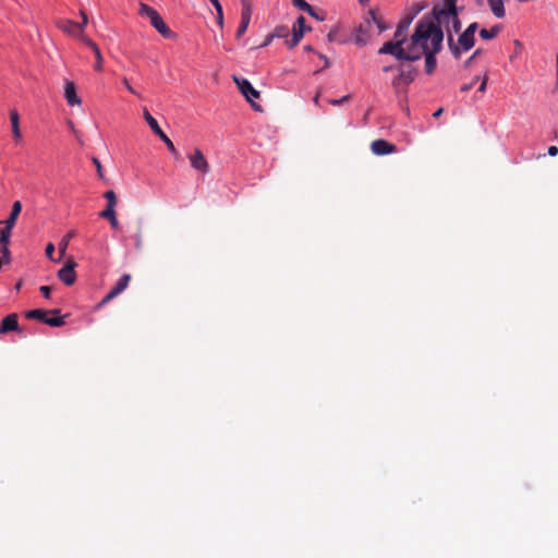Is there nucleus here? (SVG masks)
<instances>
[{
    "label": "nucleus",
    "mask_w": 558,
    "mask_h": 558,
    "mask_svg": "<svg viewBox=\"0 0 558 558\" xmlns=\"http://www.w3.org/2000/svg\"><path fill=\"white\" fill-rule=\"evenodd\" d=\"M105 198L107 199V206L106 208H116L117 205V195L112 190L107 191L104 194Z\"/></svg>",
    "instance_id": "28"
},
{
    "label": "nucleus",
    "mask_w": 558,
    "mask_h": 558,
    "mask_svg": "<svg viewBox=\"0 0 558 558\" xmlns=\"http://www.w3.org/2000/svg\"><path fill=\"white\" fill-rule=\"evenodd\" d=\"M93 162H94V165H95V167H96V170H97V174H98V177H99L100 179H104L102 166H101V163H100L99 159H98V158H96V157H94V158H93Z\"/></svg>",
    "instance_id": "31"
},
{
    "label": "nucleus",
    "mask_w": 558,
    "mask_h": 558,
    "mask_svg": "<svg viewBox=\"0 0 558 558\" xmlns=\"http://www.w3.org/2000/svg\"><path fill=\"white\" fill-rule=\"evenodd\" d=\"M414 80V70L412 68H401L399 74L392 80L391 85L398 97L405 93L407 87Z\"/></svg>",
    "instance_id": "8"
},
{
    "label": "nucleus",
    "mask_w": 558,
    "mask_h": 558,
    "mask_svg": "<svg viewBox=\"0 0 558 558\" xmlns=\"http://www.w3.org/2000/svg\"><path fill=\"white\" fill-rule=\"evenodd\" d=\"M312 16H313V17H315V19H318V20H323V17H319V16L316 14V12H315V11H314V15H312Z\"/></svg>",
    "instance_id": "58"
},
{
    "label": "nucleus",
    "mask_w": 558,
    "mask_h": 558,
    "mask_svg": "<svg viewBox=\"0 0 558 558\" xmlns=\"http://www.w3.org/2000/svg\"><path fill=\"white\" fill-rule=\"evenodd\" d=\"M272 36L275 38H288V36H289V28L287 26H278L272 32Z\"/></svg>",
    "instance_id": "30"
},
{
    "label": "nucleus",
    "mask_w": 558,
    "mask_h": 558,
    "mask_svg": "<svg viewBox=\"0 0 558 558\" xmlns=\"http://www.w3.org/2000/svg\"><path fill=\"white\" fill-rule=\"evenodd\" d=\"M291 1L295 8L308 13L310 15H314V8L311 4H308L305 0H291Z\"/></svg>",
    "instance_id": "27"
},
{
    "label": "nucleus",
    "mask_w": 558,
    "mask_h": 558,
    "mask_svg": "<svg viewBox=\"0 0 558 558\" xmlns=\"http://www.w3.org/2000/svg\"><path fill=\"white\" fill-rule=\"evenodd\" d=\"M556 63H557V85H556V88L558 89V56H557V59H556Z\"/></svg>",
    "instance_id": "53"
},
{
    "label": "nucleus",
    "mask_w": 558,
    "mask_h": 558,
    "mask_svg": "<svg viewBox=\"0 0 558 558\" xmlns=\"http://www.w3.org/2000/svg\"><path fill=\"white\" fill-rule=\"evenodd\" d=\"M514 44H515V47H519V48L522 47V45H521V43L519 40H515Z\"/></svg>",
    "instance_id": "55"
},
{
    "label": "nucleus",
    "mask_w": 558,
    "mask_h": 558,
    "mask_svg": "<svg viewBox=\"0 0 558 558\" xmlns=\"http://www.w3.org/2000/svg\"><path fill=\"white\" fill-rule=\"evenodd\" d=\"M475 59V54H472L465 62H464V68H469L471 65V63L473 62V60Z\"/></svg>",
    "instance_id": "46"
},
{
    "label": "nucleus",
    "mask_w": 558,
    "mask_h": 558,
    "mask_svg": "<svg viewBox=\"0 0 558 558\" xmlns=\"http://www.w3.org/2000/svg\"><path fill=\"white\" fill-rule=\"evenodd\" d=\"M74 236V232L71 231L69 232L62 240L61 242L59 243V252H60V255L63 256L65 254V251H66V247H68V244L70 242V240Z\"/></svg>",
    "instance_id": "29"
},
{
    "label": "nucleus",
    "mask_w": 558,
    "mask_h": 558,
    "mask_svg": "<svg viewBox=\"0 0 558 558\" xmlns=\"http://www.w3.org/2000/svg\"><path fill=\"white\" fill-rule=\"evenodd\" d=\"M11 130L14 140L20 143L22 141V133L20 129V116L16 110L10 111Z\"/></svg>",
    "instance_id": "20"
},
{
    "label": "nucleus",
    "mask_w": 558,
    "mask_h": 558,
    "mask_svg": "<svg viewBox=\"0 0 558 558\" xmlns=\"http://www.w3.org/2000/svg\"><path fill=\"white\" fill-rule=\"evenodd\" d=\"M356 43L360 45H363L365 43L364 39H362L360 36L356 37Z\"/></svg>",
    "instance_id": "50"
},
{
    "label": "nucleus",
    "mask_w": 558,
    "mask_h": 558,
    "mask_svg": "<svg viewBox=\"0 0 558 558\" xmlns=\"http://www.w3.org/2000/svg\"><path fill=\"white\" fill-rule=\"evenodd\" d=\"M76 264L73 259H69L66 264L58 271V278L66 286H72L76 280Z\"/></svg>",
    "instance_id": "15"
},
{
    "label": "nucleus",
    "mask_w": 558,
    "mask_h": 558,
    "mask_svg": "<svg viewBox=\"0 0 558 558\" xmlns=\"http://www.w3.org/2000/svg\"><path fill=\"white\" fill-rule=\"evenodd\" d=\"M391 69H392V66H384V68H383V71H384V72H388V71H390Z\"/></svg>",
    "instance_id": "54"
},
{
    "label": "nucleus",
    "mask_w": 558,
    "mask_h": 558,
    "mask_svg": "<svg viewBox=\"0 0 558 558\" xmlns=\"http://www.w3.org/2000/svg\"><path fill=\"white\" fill-rule=\"evenodd\" d=\"M300 41H301V38L295 37V36H293V35H292V37H291L290 39H287V40H286V44H287V46H288L290 49H292V48H294V47H295Z\"/></svg>",
    "instance_id": "34"
},
{
    "label": "nucleus",
    "mask_w": 558,
    "mask_h": 558,
    "mask_svg": "<svg viewBox=\"0 0 558 558\" xmlns=\"http://www.w3.org/2000/svg\"><path fill=\"white\" fill-rule=\"evenodd\" d=\"M21 286H22V281L17 282L15 288L19 290L21 288Z\"/></svg>",
    "instance_id": "59"
},
{
    "label": "nucleus",
    "mask_w": 558,
    "mask_h": 558,
    "mask_svg": "<svg viewBox=\"0 0 558 558\" xmlns=\"http://www.w3.org/2000/svg\"><path fill=\"white\" fill-rule=\"evenodd\" d=\"M371 150L374 155L384 156L397 151L396 145L389 143L386 140H375L371 144Z\"/></svg>",
    "instance_id": "16"
},
{
    "label": "nucleus",
    "mask_w": 558,
    "mask_h": 558,
    "mask_svg": "<svg viewBox=\"0 0 558 558\" xmlns=\"http://www.w3.org/2000/svg\"><path fill=\"white\" fill-rule=\"evenodd\" d=\"M10 252L8 245H2V265L10 263Z\"/></svg>",
    "instance_id": "32"
},
{
    "label": "nucleus",
    "mask_w": 558,
    "mask_h": 558,
    "mask_svg": "<svg viewBox=\"0 0 558 558\" xmlns=\"http://www.w3.org/2000/svg\"><path fill=\"white\" fill-rule=\"evenodd\" d=\"M331 38H332V34H331V33H329V34H328V39H329V40H331Z\"/></svg>",
    "instance_id": "61"
},
{
    "label": "nucleus",
    "mask_w": 558,
    "mask_h": 558,
    "mask_svg": "<svg viewBox=\"0 0 558 558\" xmlns=\"http://www.w3.org/2000/svg\"><path fill=\"white\" fill-rule=\"evenodd\" d=\"M100 217L104 219H107L110 222V226L112 229L118 230L119 229V221L117 219L116 209L113 208H105L100 213Z\"/></svg>",
    "instance_id": "22"
},
{
    "label": "nucleus",
    "mask_w": 558,
    "mask_h": 558,
    "mask_svg": "<svg viewBox=\"0 0 558 558\" xmlns=\"http://www.w3.org/2000/svg\"><path fill=\"white\" fill-rule=\"evenodd\" d=\"M314 102L316 105H318V102H319V93H317L316 96L314 97Z\"/></svg>",
    "instance_id": "51"
},
{
    "label": "nucleus",
    "mask_w": 558,
    "mask_h": 558,
    "mask_svg": "<svg viewBox=\"0 0 558 558\" xmlns=\"http://www.w3.org/2000/svg\"><path fill=\"white\" fill-rule=\"evenodd\" d=\"M46 256L51 259V260H56L53 258V253H54V245L52 243H48L47 246H46Z\"/></svg>",
    "instance_id": "33"
},
{
    "label": "nucleus",
    "mask_w": 558,
    "mask_h": 558,
    "mask_svg": "<svg viewBox=\"0 0 558 558\" xmlns=\"http://www.w3.org/2000/svg\"><path fill=\"white\" fill-rule=\"evenodd\" d=\"M500 32V26H493L492 28L489 29H486V28H483L480 31V36L481 38L485 39V40H489V39H493L495 38Z\"/></svg>",
    "instance_id": "26"
},
{
    "label": "nucleus",
    "mask_w": 558,
    "mask_h": 558,
    "mask_svg": "<svg viewBox=\"0 0 558 558\" xmlns=\"http://www.w3.org/2000/svg\"><path fill=\"white\" fill-rule=\"evenodd\" d=\"M442 44H440V34H436L434 39V48H429L425 56V72L432 74L436 68V54L441 50Z\"/></svg>",
    "instance_id": "12"
},
{
    "label": "nucleus",
    "mask_w": 558,
    "mask_h": 558,
    "mask_svg": "<svg viewBox=\"0 0 558 558\" xmlns=\"http://www.w3.org/2000/svg\"><path fill=\"white\" fill-rule=\"evenodd\" d=\"M252 17V8L248 2L243 1L241 11V22L236 29V37L240 38L246 32Z\"/></svg>",
    "instance_id": "17"
},
{
    "label": "nucleus",
    "mask_w": 558,
    "mask_h": 558,
    "mask_svg": "<svg viewBox=\"0 0 558 558\" xmlns=\"http://www.w3.org/2000/svg\"><path fill=\"white\" fill-rule=\"evenodd\" d=\"M305 22H306L305 17L302 15L296 19V21L294 22V24L292 26L293 36L299 37L301 39L303 38L304 33L307 29L305 26Z\"/></svg>",
    "instance_id": "23"
},
{
    "label": "nucleus",
    "mask_w": 558,
    "mask_h": 558,
    "mask_svg": "<svg viewBox=\"0 0 558 558\" xmlns=\"http://www.w3.org/2000/svg\"><path fill=\"white\" fill-rule=\"evenodd\" d=\"M138 13L143 16H147L150 21L151 26L156 28V31L163 37L172 38L175 36L172 33V31L168 27V25L165 23L160 14L154 8L142 2L140 4Z\"/></svg>",
    "instance_id": "4"
},
{
    "label": "nucleus",
    "mask_w": 558,
    "mask_h": 558,
    "mask_svg": "<svg viewBox=\"0 0 558 558\" xmlns=\"http://www.w3.org/2000/svg\"><path fill=\"white\" fill-rule=\"evenodd\" d=\"M143 116H144L145 121L148 123V125L150 126L151 131L154 132V134H156L166 144V146L170 150V153L175 158H178L179 157V151L177 150V148H175L174 144L172 143V141L160 129L157 120L149 113V111L147 109H144Z\"/></svg>",
    "instance_id": "7"
},
{
    "label": "nucleus",
    "mask_w": 558,
    "mask_h": 558,
    "mask_svg": "<svg viewBox=\"0 0 558 558\" xmlns=\"http://www.w3.org/2000/svg\"><path fill=\"white\" fill-rule=\"evenodd\" d=\"M26 318L36 319L51 327H61L65 324L64 317L60 316V310H31L25 313Z\"/></svg>",
    "instance_id": "3"
},
{
    "label": "nucleus",
    "mask_w": 558,
    "mask_h": 558,
    "mask_svg": "<svg viewBox=\"0 0 558 558\" xmlns=\"http://www.w3.org/2000/svg\"><path fill=\"white\" fill-rule=\"evenodd\" d=\"M84 45H86L94 51L95 57H96V63H95L94 68L96 71L101 72L104 59H102V54L100 52L99 47L90 38H84Z\"/></svg>",
    "instance_id": "21"
},
{
    "label": "nucleus",
    "mask_w": 558,
    "mask_h": 558,
    "mask_svg": "<svg viewBox=\"0 0 558 558\" xmlns=\"http://www.w3.org/2000/svg\"><path fill=\"white\" fill-rule=\"evenodd\" d=\"M122 83L130 93H132L133 95H138L136 90L130 85L126 77H123Z\"/></svg>",
    "instance_id": "39"
},
{
    "label": "nucleus",
    "mask_w": 558,
    "mask_h": 558,
    "mask_svg": "<svg viewBox=\"0 0 558 558\" xmlns=\"http://www.w3.org/2000/svg\"><path fill=\"white\" fill-rule=\"evenodd\" d=\"M274 38H275V37L272 36V33L268 34V35L265 37V40L263 41V44H262L259 47H266V46H268V45L272 41V39H274Z\"/></svg>",
    "instance_id": "41"
},
{
    "label": "nucleus",
    "mask_w": 558,
    "mask_h": 558,
    "mask_svg": "<svg viewBox=\"0 0 558 558\" xmlns=\"http://www.w3.org/2000/svg\"><path fill=\"white\" fill-rule=\"evenodd\" d=\"M489 7L494 15L498 19H502L506 14L502 0H489Z\"/></svg>",
    "instance_id": "24"
},
{
    "label": "nucleus",
    "mask_w": 558,
    "mask_h": 558,
    "mask_svg": "<svg viewBox=\"0 0 558 558\" xmlns=\"http://www.w3.org/2000/svg\"><path fill=\"white\" fill-rule=\"evenodd\" d=\"M368 14H369V16H371V19H372V21H373V22H375V21L378 19L377 13H376V11H375V10H371V11L368 12Z\"/></svg>",
    "instance_id": "47"
},
{
    "label": "nucleus",
    "mask_w": 558,
    "mask_h": 558,
    "mask_svg": "<svg viewBox=\"0 0 558 558\" xmlns=\"http://www.w3.org/2000/svg\"><path fill=\"white\" fill-rule=\"evenodd\" d=\"M436 34H440V44L445 38L444 28L438 25L437 15L435 14V4L432 12L424 15L415 25L414 33L411 36L410 43L405 48L408 53V61H416L434 48V39Z\"/></svg>",
    "instance_id": "2"
},
{
    "label": "nucleus",
    "mask_w": 558,
    "mask_h": 558,
    "mask_svg": "<svg viewBox=\"0 0 558 558\" xmlns=\"http://www.w3.org/2000/svg\"><path fill=\"white\" fill-rule=\"evenodd\" d=\"M374 23L377 25L379 32H384L387 29V25H385L380 17H378Z\"/></svg>",
    "instance_id": "40"
},
{
    "label": "nucleus",
    "mask_w": 558,
    "mask_h": 558,
    "mask_svg": "<svg viewBox=\"0 0 558 558\" xmlns=\"http://www.w3.org/2000/svg\"><path fill=\"white\" fill-rule=\"evenodd\" d=\"M39 291L41 292L44 298L49 299L51 292V288L49 286H41L39 288Z\"/></svg>",
    "instance_id": "38"
},
{
    "label": "nucleus",
    "mask_w": 558,
    "mask_h": 558,
    "mask_svg": "<svg viewBox=\"0 0 558 558\" xmlns=\"http://www.w3.org/2000/svg\"><path fill=\"white\" fill-rule=\"evenodd\" d=\"M214 8L216 9L217 13L222 12V7H221L220 2H218L216 5H214Z\"/></svg>",
    "instance_id": "49"
},
{
    "label": "nucleus",
    "mask_w": 558,
    "mask_h": 558,
    "mask_svg": "<svg viewBox=\"0 0 558 558\" xmlns=\"http://www.w3.org/2000/svg\"><path fill=\"white\" fill-rule=\"evenodd\" d=\"M80 14L82 16V22L78 23V25H82V34H84L85 26L88 23V17H87V14L84 11H81Z\"/></svg>",
    "instance_id": "35"
},
{
    "label": "nucleus",
    "mask_w": 558,
    "mask_h": 558,
    "mask_svg": "<svg viewBox=\"0 0 558 558\" xmlns=\"http://www.w3.org/2000/svg\"><path fill=\"white\" fill-rule=\"evenodd\" d=\"M477 81H478V76L474 77L471 83L462 85L460 90L461 92H468V90L472 89L474 84H475V82H477Z\"/></svg>",
    "instance_id": "36"
},
{
    "label": "nucleus",
    "mask_w": 558,
    "mask_h": 558,
    "mask_svg": "<svg viewBox=\"0 0 558 558\" xmlns=\"http://www.w3.org/2000/svg\"><path fill=\"white\" fill-rule=\"evenodd\" d=\"M481 53L480 49H477L473 54H475V58Z\"/></svg>",
    "instance_id": "60"
},
{
    "label": "nucleus",
    "mask_w": 558,
    "mask_h": 558,
    "mask_svg": "<svg viewBox=\"0 0 558 558\" xmlns=\"http://www.w3.org/2000/svg\"><path fill=\"white\" fill-rule=\"evenodd\" d=\"M405 37H395L393 40H389L385 43L378 50L380 54H391L398 60L408 61V53L405 48H403V44L405 43Z\"/></svg>",
    "instance_id": "6"
},
{
    "label": "nucleus",
    "mask_w": 558,
    "mask_h": 558,
    "mask_svg": "<svg viewBox=\"0 0 558 558\" xmlns=\"http://www.w3.org/2000/svg\"><path fill=\"white\" fill-rule=\"evenodd\" d=\"M56 26L69 36L80 39L83 44L84 38H88L85 34H82V25H78L77 22L59 19L56 21Z\"/></svg>",
    "instance_id": "11"
},
{
    "label": "nucleus",
    "mask_w": 558,
    "mask_h": 558,
    "mask_svg": "<svg viewBox=\"0 0 558 558\" xmlns=\"http://www.w3.org/2000/svg\"><path fill=\"white\" fill-rule=\"evenodd\" d=\"M487 80H488V78H487V76H484V78H483V81H482V83H481V85H480V87H478V92H481V93H484V92H485V89H486V84H487Z\"/></svg>",
    "instance_id": "42"
},
{
    "label": "nucleus",
    "mask_w": 558,
    "mask_h": 558,
    "mask_svg": "<svg viewBox=\"0 0 558 558\" xmlns=\"http://www.w3.org/2000/svg\"><path fill=\"white\" fill-rule=\"evenodd\" d=\"M359 2H360L362 5H366V4H368L369 0H359Z\"/></svg>",
    "instance_id": "52"
},
{
    "label": "nucleus",
    "mask_w": 558,
    "mask_h": 558,
    "mask_svg": "<svg viewBox=\"0 0 558 558\" xmlns=\"http://www.w3.org/2000/svg\"><path fill=\"white\" fill-rule=\"evenodd\" d=\"M444 112V109L442 108H439L437 109L434 113H433V117L434 118H439L441 116V113Z\"/></svg>",
    "instance_id": "48"
},
{
    "label": "nucleus",
    "mask_w": 558,
    "mask_h": 558,
    "mask_svg": "<svg viewBox=\"0 0 558 558\" xmlns=\"http://www.w3.org/2000/svg\"><path fill=\"white\" fill-rule=\"evenodd\" d=\"M318 56H319V58L322 59V61H324V62H325L324 68H328V66H329V60H328V58H327L325 54H322V53H319Z\"/></svg>",
    "instance_id": "44"
},
{
    "label": "nucleus",
    "mask_w": 558,
    "mask_h": 558,
    "mask_svg": "<svg viewBox=\"0 0 558 558\" xmlns=\"http://www.w3.org/2000/svg\"><path fill=\"white\" fill-rule=\"evenodd\" d=\"M64 97L70 106L81 105V98L77 96L75 85L72 81H65Z\"/></svg>",
    "instance_id": "18"
},
{
    "label": "nucleus",
    "mask_w": 558,
    "mask_h": 558,
    "mask_svg": "<svg viewBox=\"0 0 558 558\" xmlns=\"http://www.w3.org/2000/svg\"><path fill=\"white\" fill-rule=\"evenodd\" d=\"M134 246L137 251L143 248V221H137L136 233L134 234Z\"/></svg>",
    "instance_id": "25"
},
{
    "label": "nucleus",
    "mask_w": 558,
    "mask_h": 558,
    "mask_svg": "<svg viewBox=\"0 0 558 558\" xmlns=\"http://www.w3.org/2000/svg\"><path fill=\"white\" fill-rule=\"evenodd\" d=\"M233 78L242 95L252 105V108L256 111H262L260 106L254 102V99L259 97V92L252 86L248 80L239 78L236 76Z\"/></svg>",
    "instance_id": "9"
},
{
    "label": "nucleus",
    "mask_w": 558,
    "mask_h": 558,
    "mask_svg": "<svg viewBox=\"0 0 558 558\" xmlns=\"http://www.w3.org/2000/svg\"><path fill=\"white\" fill-rule=\"evenodd\" d=\"M349 98H350V96L347 95V96H343L340 99H330L329 104H331L332 106H339V105L343 104L344 101H348Z\"/></svg>",
    "instance_id": "37"
},
{
    "label": "nucleus",
    "mask_w": 558,
    "mask_h": 558,
    "mask_svg": "<svg viewBox=\"0 0 558 558\" xmlns=\"http://www.w3.org/2000/svg\"><path fill=\"white\" fill-rule=\"evenodd\" d=\"M21 210H22L21 202L20 201L14 202L10 216L8 217V219L5 221H2V223H4V228H2V233H1L2 245L9 244L11 230L14 227L15 221L21 214Z\"/></svg>",
    "instance_id": "10"
},
{
    "label": "nucleus",
    "mask_w": 558,
    "mask_h": 558,
    "mask_svg": "<svg viewBox=\"0 0 558 558\" xmlns=\"http://www.w3.org/2000/svg\"><path fill=\"white\" fill-rule=\"evenodd\" d=\"M458 0H439L435 3V14L437 15L438 25L444 28L448 48L454 59H460L463 52L471 50L475 45V33L478 28L476 22L471 23L458 37L462 27L459 17L462 8H458Z\"/></svg>",
    "instance_id": "1"
},
{
    "label": "nucleus",
    "mask_w": 558,
    "mask_h": 558,
    "mask_svg": "<svg viewBox=\"0 0 558 558\" xmlns=\"http://www.w3.org/2000/svg\"><path fill=\"white\" fill-rule=\"evenodd\" d=\"M557 154H558V147H557V146H550V147L548 148V155H549V156L554 157V156H556Z\"/></svg>",
    "instance_id": "43"
},
{
    "label": "nucleus",
    "mask_w": 558,
    "mask_h": 558,
    "mask_svg": "<svg viewBox=\"0 0 558 558\" xmlns=\"http://www.w3.org/2000/svg\"><path fill=\"white\" fill-rule=\"evenodd\" d=\"M209 1L211 2L213 5H216L219 2V0H209Z\"/></svg>",
    "instance_id": "57"
},
{
    "label": "nucleus",
    "mask_w": 558,
    "mask_h": 558,
    "mask_svg": "<svg viewBox=\"0 0 558 558\" xmlns=\"http://www.w3.org/2000/svg\"><path fill=\"white\" fill-rule=\"evenodd\" d=\"M304 49H305L306 51H312V50H313V48H312L311 46H305V47H304Z\"/></svg>",
    "instance_id": "56"
},
{
    "label": "nucleus",
    "mask_w": 558,
    "mask_h": 558,
    "mask_svg": "<svg viewBox=\"0 0 558 558\" xmlns=\"http://www.w3.org/2000/svg\"><path fill=\"white\" fill-rule=\"evenodd\" d=\"M217 22L220 26L223 25V13L220 12V13H217Z\"/></svg>",
    "instance_id": "45"
},
{
    "label": "nucleus",
    "mask_w": 558,
    "mask_h": 558,
    "mask_svg": "<svg viewBox=\"0 0 558 558\" xmlns=\"http://www.w3.org/2000/svg\"><path fill=\"white\" fill-rule=\"evenodd\" d=\"M131 280V276L125 274L123 275L114 284V287L108 292V294L98 303L97 307L100 308L105 304L109 303L111 300L121 294L128 287Z\"/></svg>",
    "instance_id": "14"
},
{
    "label": "nucleus",
    "mask_w": 558,
    "mask_h": 558,
    "mask_svg": "<svg viewBox=\"0 0 558 558\" xmlns=\"http://www.w3.org/2000/svg\"><path fill=\"white\" fill-rule=\"evenodd\" d=\"M21 330L16 314H9L2 319V333Z\"/></svg>",
    "instance_id": "19"
},
{
    "label": "nucleus",
    "mask_w": 558,
    "mask_h": 558,
    "mask_svg": "<svg viewBox=\"0 0 558 558\" xmlns=\"http://www.w3.org/2000/svg\"><path fill=\"white\" fill-rule=\"evenodd\" d=\"M187 158L194 170L202 174H207L209 172V163L201 149L195 148L193 153L189 154Z\"/></svg>",
    "instance_id": "13"
},
{
    "label": "nucleus",
    "mask_w": 558,
    "mask_h": 558,
    "mask_svg": "<svg viewBox=\"0 0 558 558\" xmlns=\"http://www.w3.org/2000/svg\"><path fill=\"white\" fill-rule=\"evenodd\" d=\"M427 7L426 2H417L414 3L404 14L402 20L399 22L397 29L395 32V37L401 38L402 36L407 38L409 27L416 15L423 11Z\"/></svg>",
    "instance_id": "5"
}]
</instances>
